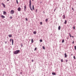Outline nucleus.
Instances as JSON below:
<instances>
[{
  "label": "nucleus",
  "mask_w": 76,
  "mask_h": 76,
  "mask_svg": "<svg viewBox=\"0 0 76 76\" xmlns=\"http://www.w3.org/2000/svg\"><path fill=\"white\" fill-rule=\"evenodd\" d=\"M29 6L31 10V11H32V8H31V0H29Z\"/></svg>",
  "instance_id": "nucleus-1"
},
{
  "label": "nucleus",
  "mask_w": 76,
  "mask_h": 76,
  "mask_svg": "<svg viewBox=\"0 0 76 76\" xmlns=\"http://www.w3.org/2000/svg\"><path fill=\"white\" fill-rule=\"evenodd\" d=\"M20 52V50H17L15 51L13 53L14 54H18L19 52Z\"/></svg>",
  "instance_id": "nucleus-2"
},
{
  "label": "nucleus",
  "mask_w": 76,
  "mask_h": 76,
  "mask_svg": "<svg viewBox=\"0 0 76 76\" xmlns=\"http://www.w3.org/2000/svg\"><path fill=\"white\" fill-rule=\"evenodd\" d=\"M11 14H12L13 15V13H14V10H11L10 12Z\"/></svg>",
  "instance_id": "nucleus-3"
},
{
  "label": "nucleus",
  "mask_w": 76,
  "mask_h": 76,
  "mask_svg": "<svg viewBox=\"0 0 76 76\" xmlns=\"http://www.w3.org/2000/svg\"><path fill=\"white\" fill-rule=\"evenodd\" d=\"M24 11L25 12H26V5H25L24 6Z\"/></svg>",
  "instance_id": "nucleus-4"
},
{
  "label": "nucleus",
  "mask_w": 76,
  "mask_h": 76,
  "mask_svg": "<svg viewBox=\"0 0 76 76\" xmlns=\"http://www.w3.org/2000/svg\"><path fill=\"white\" fill-rule=\"evenodd\" d=\"M63 19H65V18H66V17H65V15H64L63 16Z\"/></svg>",
  "instance_id": "nucleus-5"
},
{
  "label": "nucleus",
  "mask_w": 76,
  "mask_h": 76,
  "mask_svg": "<svg viewBox=\"0 0 76 76\" xmlns=\"http://www.w3.org/2000/svg\"><path fill=\"white\" fill-rule=\"evenodd\" d=\"M7 14V13L6 11H4L3 12V14L4 15H6Z\"/></svg>",
  "instance_id": "nucleus-6"
},
{
  "label": "nucleus",
  "mask_w": 76,
  "mask_h": 76,
  "mask_svg": "<svg viewBox=\"0 0 76 76\" xmlns=\"http://www.w3.org/2000/svg\"><path fill=\"white\" fill-rule=\"evenodd\" d=\"M64 57H65V58H66L67 57V54H66V53H65L64 54Z\"/></svg>",
  "instance_id": "nucleus-7"
},
{
  "label": "nucleus",
  "mask_w": 76,
  "mask_h": 76,
  "mask_svg": "<svg viewBox=\"0 0 76 76\" xmlns=\"http://www.w3.org/2000/svg\"><path fill=\"white\" fill-rule=\"evenodd\" d=\"M1 17L2 18H5V16L3 15H2L1 16Z\"/></svg>",
  "instance_id": "nucleus-8"
},
{
  "label": "nucleus",
  "mask_w": 76,
  "mask_h": 76,
  "mask_svg": "<svg viewBox=\"0 0 76 76\" xmlns=\"http://www.w3.org/2000/svg\"><path fill=\"white\" fill-rule=\"evenodd\" d=\"M18 11H20V7H19L18 8Z\"/></svg>",
  "instance_id": "nucleus-9"
},
{
  "label": "nucleus",
  "mask_w": 76,
  "mask_h": 76,
  "mask_svg": "<svg viewBox=\"0 0 76 76\" xmlns=\"http://www.w3.org/2000/svg\"><path fill=\"white\" fill-rule=\"evenodd\" d=\"M61 28V27L60 26H59L58 27V30H60V28Z\"/></svg>",
  "instance_id": "nucleus-10"
},
{
  "label": "nucleus",
  "mask_w": 76,
  "mask_h": 76,
  "mask_svg": "<svg viewBox=\"0 0 76 76\" xmlns=\"http://www.w3.org/2000/svg\"><path fill=\"white\" fill-rule=\"evenodd\" d=\"M52 74L53 75H56V73H55V72H52Z\"/></svg>",
  "instance_id": "nucleus-11"
},
{
  "label": "nucleus",
  "mask_w": 76,
  "mask_h": 76,
  "mask_svg": "<svg viewBox=\"0 0 76 76\" xmlns=\"http://www.w3.org/2000/svg\"><path fill=\"white\" fill-rule=\"evenodd\" d=\"M13 39H12V45H13Z\"/></svg>",
  "instance_id": "nucleus-12"
},
{
  "label": "nucleus",
  "mask_w": 76,
  "mask_h": 76,
  "mask_svg": "<svg viewBox=\"0 0 76 76\" xmlns=\"http://www.w3.org/2000/svg\"><path fill=\"white\" fill-rule=\"evenodd\" d=\"M31 43H33V42H34V40L33 39H31Z\"/></svg>",
  "instance_id": "nucleus-13"
},
{
  "label": "nucleus",
  "mask_w": 76,
  "mask_h": 76,
  "mask_svg": "<svg viewBox=\"0 0 76 76\" xmlns=\"http://www.w3.org/2000/svg\"><path fill=\"white\" fill-rule=\"evenodd\" d=\"M64 42V39H63L62 41V43H63Z\"/></svg>",
  "instance_id": "nucleus-14"
},
{
  "label": "nucleus",
  "mask_w": 76,
  "mask_h": 76,
  "mask_svg": "<svg viewBox=\"0 0 76 76\" xmlns=\"http://www.w3.org/2000/svg\"><path fill=\"white\" fill-rule=\"evenodd\" d=\"M64 23L65 24H66L67 23V20H65Z\"/></svg>",
  "instance_id": "nucleus-15"
},
{
  "label": "nucleus",
  "mask_w": 76,
  "mask_h": 76,
  "mask_svg": "<svg viewBox=\"0 0 76 76\" xmlns=\"http://www.w3.org/2000/svg\"><path fill=\"white\" fill-rule=\"evenodd\" d=\"M8 37H10H10H12V35H11V34H9V35Z\"/></svg>",
  "instance_id": "nucleus-16"
},
{
  "label": "nucleus",
  "mask_w": 76,
  "mask_h": 76,
  "mask_svg": "<svg viewBox=\"0 0 76 76\" xmlns=\"http://www.w3.org/2000/svg\"><path fill=\"white\" fill-rule=\"evenodd\" d=\"M34 34H37V32L35 31H34L33 32Z\"/></svg>",
  "instance_id": "nucleus-17"
},
{
  "label": "nucleus",
  "mask_w": 76,
  "mask_h": 76,
  "mask_svg": "<svg viewBox=\"0 0 76 76\" xmlns=\"http://www.w3.org/2000/svg\"><path fill=\"white\" fill-rule=\"evenodd\" d=\"M32 8H33V9L34 10H35L34 9V5H32Z\"/></svg>",
  "instance_id": "nucleus-18"
},
{
  "label": "nucleus",
  "mask_w": 76,
  "mask_h": 76,
  "mask_svg": "<svg viewBox=\"0 0 76 76\" xmlns=\"http://www.w3.org/2000/svg\"><path fill=\"white\" fill-rule=\"evenodd\" d=\"M42 48L43 49V50H45V47L44 46L42 47Z\"/></svg>",
  "instance_id": "nucleus-19"
},
{
  "label": "nucleus",
  "mask_w": 76,
  "mask_h": 76,
  "mask_svg": "<svg viewBox=\"0 0 76 76\" xmlns=\"http://www.w3.org/2000/svg\"><path fill=\"white\" fill-rule=\"evenodd\" d=\"M61 62H63V59H61Z\"/></svg>",
  "instance_id": "nucleus-20"
},
{
  "label": "nucleus",
  "mask_w": 76,
  "mask_h": 76,
  "mask_svg": "<svg viewBox=\"0 0 76 76\" xmlns=\"http://www.w3.org/2000/svg\"><path fill=\"white\" fill-rule=\"evenodd\" d=\"M69 34L70 37H72V36L71 35V34H70V33H69Z\"/></svg>",
  "instance_id": "nucleus-21"
},
{
  "label": "nucleus",
  "mask_w": 76,
  "mask_h": 76,
  "mask_svg": "<svg viewBox=\"0 0 76 76\" xmlns=\"http://www.w3.org/2000/svg\"><path fill=\"white\" fill-rule=\"evenodd\" d=\"M45 21L46 22H48V18H47V19H46Z\"/></svg>",
  "instance_id": "nucleus-22"
},
{
  "label": "nucleus",
  "mask_w": 76,
  "mask_h": 76,
  "mask_svg": "<svg viewBox=\"0 0 76 76\" xmlns=\"http://www.w3.org/2000/svg\"><path fill=\"white\" fill-rule=\"evenodd\" d=\"M16 3H17V4H18V0H16Z\"/></svg>",
  "instance_id": "nucleus-23"
},
{
  "label": "nucleus",
  "mask_w": 76,
  "mask_h": 76,
  "mask_svg": "<svg viewBox=\"0 0 76 76\" xmlns=\"http://www.w3.org/2000/svg\"><path fill=\"white\" fill-rule=\"evenodd\" d=\"M3 6H4V8L6 7V5H5V4H4V5H3Z\"/></svg>",
  "instance_id": "nucleus-24"
},
{
  "label": "nucleus",
  "mask_w": 76,
  "mask_h": 76,
  "mask_svg": "<svg viewBox=\"0 0 76 76\" xmlns=\"http://www.w3.org/2000/svg\"><path fill=\"white\" fill-rule=\"evenodd\" d=\"M1 4L2 5V6H4V4L3 3H1Z\"/></svg>",
  "instance_id": "nucleus-25"
},
{
  "label": "nucleus",
  "mask_w": 76,
  "mask_h": 76,
  "mask_svg": "<svg viewBox=\"0 0 76 76\" xmlns=\"http://www.w3.org/2000/svg\"><path fill=\"white\" fill-rule=\"evenodd\" d=\"M74 48H75V50H76V46H75Z\"/></svg>",
  "instance_id": "nucleus-26"
},
{
  "label": "nucleus",
  "mask_w": 76,
  "mask_h": 76,
  "mask_svg": "<svg viewBox=\"0 0 76 76\" xmlns=\"http://www.w3.org/2000/svg\"><path fill=\"white\" fill-rule=\"evenodd\" d=\"M40 42H42V39L40 40Z\"/></svg>",
  "instance_id": "nucleus-27"
},
{
  "label": "nucleus",
  "mask_w": 76,
  "mask_h": 76,
  "mask_svg": "<svg viewBox=\"0 0 76 76\" xmlns=\"http://www.w3.org/2000/svg\"><path fill=\"white\" fill-rule=\"evenodd\" d=\"M73 58L74 59H76V57H75V56H73Z\"/></svg>",
  "instance_id": "nucleus-28"
},
{
  "label": "nucleus",
  "mask_w": 76,
  "mask_h": 76,
  "mask_svg": "<svg viewBox=\"0 0 76 76\" xmlns=\"http://www.w3.org/2000/svg\"><path fill=\"white\" fill-rule=\"evenodd\" d=\"M40 25H42V22H40Z\"/></svg>",
  "instance_id": "nucleus-29"
},
{
  "label": "nucleus",
  "mask_w": 76,
  "mask_h": 76,
  "mask_svg": "<svg viewBox=\"0 0 76 76\" xmlns=\"http://www.w3.org/2000/svg\"><path fill=\"white\" fill-rule=\"evenodd\" d=\"M37 48H35L34 50V51H35V50H37Z\"/></svg>",
  "instance_id": "nucleus-30"
},
{
  "label": "nucleus",
  "mask_w": 76,
  "mask_h": 76,
  "mask_svg": "<svg viewBox=\"0 0 76 76\" xmlns=\"http://www.w3.org/2000/svg\"><path fill=\"white\" fill-rule=\"evenodd\" d=\"M26 21H27V20H28V19L27 18H26Z\"/></svg>",
  "instance_id": "nucleus-31"
},
{
  "label": "nucleus",
  "mask_w": 76,
  "mask_h": 76,
  "mask_svg": "<svg viewBox=\"0 0 76 76\" xmlns=\"http://www.w3.org/2000/svg\"><path fill=\"white\" fill-rule=\"evenodd\" d=\"M37 9H36V13H37Z\"/></svg>",
  "instance_id": "nucleus-32"
},
{
  "label": "nucleus",
  "mask_w": 76,
  "mask_h": 76,
  "mask_svg": "<svg viewBox=\"0 0 76 76\" xmlns=\"http://www.w3.org/2000/svg\"><path fill=\"white\" fill-rule=\"evenodd\" d=\"M73 28L74 29H75V26H73Z\"/></svg>",
  "instance_id": "nucleus-33"
},
{
  "label": "nucleus",
  "mask_w": 76,
  "mask_h": 76,
  "mask_svg": "<svg viewBox=\"0 0 76 76\" xmlns=\"http://www.w3.org/2000/svg\"><path fill=\"white\" fill-rule=\"evenodd\" d=\"M31 61H32V62H34V60L32 59V60H31Z\"/></svg>",
  "instance_id": "nucleus-34"
},
{
  "label": "nucleus",
  "mask_w": 76,
  "mask_h": 76,
  "mask_svg": "<svg viewBox=\"0 0 76 76\" xmlns=\"http://www.w3.org/2000/svg\"><path fill=\"white\" fill-rule=\"evenodd\" d=\"M66 63H67V61H68V60H67V59H66Z\"/></svg>",
  "instance_id": "nucleus-35"
},
{
  "label": "nucleus",
  "mask_w": 76,
  "mask_h": 76,
  "mask_svg": "<svg viewBox=\"0 0 76 76\" xmlns=\"http://www.w3.org/2000/svg\"><path fill=\"white\" fill-rule=\"evenodd\" d=\"M20 74L22 75V72H20Z\"/></svg>",
  "instance_id": "nucleus-36"
},
{
  "label": "nucleus",
  "mask_w": 76,
  "mask_h": 76,
  "mask_svg": "<svg viewBox=\"0 0 76 76\" xmlns=\"http://www.w3.org/2000/svg\"><path fill=\"white\" fill-rule=\"evenodd\" d=\"M72 10H73V11H74V9L73 8V7H72Z\"/></svg>",
  "instance_id": "nucleus-37"
},
{
  "label": "nucleus",
  "mask_w": 76,
  "mask_h": 76,
  "mask_svg": "<svg viewBox=\"0 0 76 76\" xmlns=\"http://www.w3.org/2000/svg\"><path fill=\"white\" fill-rule=\"evenodd\" d=\"M23 46V45H22V44H21V47H22V46Z\"/></svg>",
  "instance_id": "nucleus-38"
},
{
  "label": "nucleus",
  "mask_w": 76,
  "mask_h": 76,
  "mask_svg": "<svg viewBox=\"0 0 76 76\" xmlns=\"http://www.w3.org/2000/svg\"><path fill=\"white\" fill-rule=\"evenodd\" d=\"M12 41V39H10V42H11V41Z\"/></svg>",
  "instance_id": "nucleus-39"
},
{
  "label": "nucleus",
  "mask_w": 76,
  "mask_h": 76,
  "mask_svg": "<svg viewBox=\"0 0 76 76\" xmlns=\"http://www.w3.org/2000/svg\"><path fill=\"white\" fill-rule=\"evenodd\" d=\"M5 44H7V41L5 42Z\"/></svg>",
  "instance_id": "nucleus-40"
},
{
  "label": "nucleus",
  "mask_w": 76,
  "mask_h": 76,
  "mask_svg": "<svg viewBox=\"0 0 76 76\" xmlns=\"http://www.w3.org/2000/svg\"><path fill=\"white\" fill-rule=\"evenodd\" d=\"M56 10V9H55V10H54V12H55V10Z\"/></svg>",
  "instance_id": "nucleus-41"
},
{
  "label": "nucleus",
  "mask_w": 76,
  "mask_h": 76,
  "mask_svg": "<svg viewBox=\"0 0 76 76\" xmlns=\"http://www.w3.org/2000/svg\"><path fill=\"white\" fill-rule=\"evenodd\" d=\"M72 44H74V41H73L72 42Z\"/></svg>",
  "instance_id": "nucleus-42"
},
{
  "label": "nucleus",
  "mask_w": 76,
  "mask_h": 76,
  "mask_svg": "<svg viewBox=\"0 0 76 76\" xmlns=\"http://www.w3.org/2000/svg\"><path fill=\"white\" fill-rule=\"evenodd\" d=\"M67 39H69V38L67 37Z\"/></svg>",
  "instance_id": "nucleus-43"
},
{
  "label": "nucleus",
  "mask_w": 76,
  "mask_h": 76,
  "mask_svg": "<svg viewBox=\"0 0 76 76\" xmlns=\"http://www.w3.org/2000/svg\"><path fill=\"white\" fill-rule=\"evenodd\" d=\"M61 22H63V20H61Z\"/></svg>",
  "instance_id": "nucleus-44"
},
{
  "label": "nucleus",
  "mask_w": 76,
  "mask_h": 76,
  "mask_svg": "<svg viewBox=\"0 0 76 76\" xmlns=\"http://www.w3.org/2000/svg\"><path fill=\"white\" fill-rule=\"evenodd\" d=\"M72 38H73V37H74L73 36H72Z\"/></svg>",
  "instance_id": "nucleus-45"
},
{
  "label": "nucleus",
  "mask_w": 76,
  "mask_h": 76,
  "mask_svg": "<svg viewBox=\"0 0 76 76\" xmlns=\"http://www.w3.org/2000/svg\"><path fill=\"white\" fill-rule=\"evenodd\" d=\"M71 56H73V54H71Z\"/></svg>",
  "instance_id": "nucleus-46"
},
{
  "label": "nucleus",
  "mask_w": 76,
  "mask_h": 76,
  "mask_svg": "<svg viewBox=\"0 0 76 76\" xmlns=\"http://www.w3.org/2000/svg\"><path fill=\"white\" fill-rule=\"evenodd\" d=\"M10 18H12V16H11V17H10Z\"/></svg>",
  "instance_id": "nucleus-47"
},
{
  "label": "nucleus",
  "mask_w": 76,
  "mask_h": 76,
  "mask_svg": "<svg viewBox=\"0 0 76 76\" xmlns=\"http://www.w3.org/2000/svg\"><path fill=\"white\" fill-rule=\"evenodd\" d=\"M7 0V1H9V0Z\"/></svg>",
  "instance_id": "nucleus-48"
},
{
  "label": "nucleus",
  "mask_w": 76,
  "mask_h": 76,
  "mask_svg": "<svg viewBox=\"0 0 76 76\" xmlns=\"http://www.w3.org/2000/svg\"><path fill=\"white\" fill-rule=\"evenodd\" d=\"M32 0V1H34V0Z\"/></svg>",
  "instance_id": "nucleus-49"
}]
</instances>
